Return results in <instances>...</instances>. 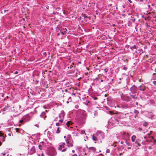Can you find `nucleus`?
I'll use <instances>...</instances> for the list:
<instances>
[{"label":"nucleus","instance_id":"obj_42","mask_svg":"<svg viewBox=\"0 0 156 156\" xmlns=\"http://www.w3.org/2000/svg\"><path fill=\"white\" fill-rule=\"evenodd\" d=\"M148 149H152V147L151 146H149V147H148Z\"/></svg>","mask_w":156,"mask_h":156},{"label":"nucleus","instance_id":"obj_1","mask_svg":"<svg viewBox=\"0 0 156 156\" xmlns=\"http://www.w3.org/2000/svg\"><path fill=\"white\" fill-rule=\"evenodd\" d=\"M48 153L49 156H55L57 154L55 149L53 147L49 148Z\"/></svg>","mask_w":156,"mask_h":156},{"label":"nucleus","instance_id":"obj_40","mask_svg":"<svg viewBox=\"0 0 156 156\" xmlns=\"http://www.w3.org/2000/svg\"><path fill=\"white\" fill-rule=\"evenodd\" d=\"M93 99L94 100H96L98 99V98L96 97H94V98H93Z\"/></svg>","mask_w":156,"mask_h":156},{"label":"nucleus","instance_id":"obj_22","mask_svg":"<svg viewBox=\"0 0 156 156\" xmlns=\"http://www.w3.org/2000/svg\"><path fill=\"white\" fill-rule=\"evenodd\" d=\"M148 125V123L147 122H144L143 123V125L144 126H147Z\"/></svg>","mask_w":156,"mask_h":156},{"label":"nucleus","instance_id":"obj_46","mask_svg":"<svg viewBox=\"0 0 156 156\" xmlns=\"http://www.w3.org/2000/svg\"><path fill=\"white\" fill-rule=\"evenodd\" d=\"M87 153H85L83 154L84 156H85V155H87Z\"/></svg>","mask_w":156,"mask_h":156},{"label":"nucleus","instance_id":"obj_44","mask_svg":"<svg viewBox=\"0 0 156 156\" xmlns=\"http://www.w3.org/2000/svg\"><path fill=\"white\" fill-rule=\"evenodd\" d=\"M135 104L137 106L138 105V102H136Z\"/></svg>","mask_w":156,"mask_h":156},{"label":"nucleus","instance_id":"obj_36","mask_svg":"<svg viewBox=\"0 0 156 156\" xmlns=\"http://www.w3.org/2000/svg\"><path fill=\"white\" fill-rule=\"evenodd\" d=\"M110 151L109 149H108L106 151V152L107 153H110Z\"/></svg>","mask_w":156,"mask_h":156},{"label":"nucleus","instance_id":"obj_11","mask_svg":"<svg viewBox=\"0 0 156 156\" xmlns=\"http://www.w3.org/2000/svg\"><path fill=\"white\" fill-rule=\"evenodd\" d=\"M88 150H91L93 153H94L96 152V149L95 147H87Z\"/></svg>","mask_w":156,"mask_h":156},{"label":"nucleus","instance_id":"obj_23","mask_svg":"<svg viewBox=\"0 0 156 156\" xmlns=\"http://www.w3.org/2000/svg\"><path fill=\"white\" fill-rule=\"evenodd\" d=\"M60 119L58 120V122L60 123H62L63 122V118H60Z\"/></svg>","mask_w":156,"mask_h":156},{"label":"nucleus","instance_id":"obj_8","mask_svg":"<svg viewBox=\"0 0 156 156\" xmlns=\"http://www.w3.org/2000/svg\"><path fill=\"white\" fill-rule=\"evenodd\" d=\"M85 119L84 115H81L80 117L78 118V120L80 123H83L85 121Z\"/></svg>","mask_w":156,"mask_h":156},{"label":"nucleus","instance_id":"obj_60","mask_svg":"<svg viewBox=\"0 0 156 156\" xmlns=\"http://www.w3.org/2000/svg\"><path fill=\"white\" fill-rule=\"evenodd\" d=\"M139 0L141 2H143V0Z\"/></svg>","mask_w":156,"mask_h":156},{"label":"nucleus","instance_id":"obj_10","mask_svg":"<svg viewBox=\"0 0 156 156\" xmlns=\"http://www.w3.org/2000/svg\"><path fill=\"white\" fill-rule=\"evenodd\" d=\"M65 115V113L63 111H61V113L59 115V118L63 119Z\"/></svg>","mask_w":156,"mask_h":156},{"label":"nucleus","instance_id":"obj_25","mask_svg":"<svg viewBox=\"0 0 156 156\" xmlns=\"http://www.w3.org/2000/svg\"><path fill=\"white\" fill-rule=\"evenodd\" d=\"M59 127H58L57 129V131H56V133H59L60 132V131L59 130Z\"/></svg>","mask_w":156,"mask_h":156},{"label":"nucleus","instance_id":"obj_12","mask_svg":"<svg viewBox=\"0 0 156 156\" xmlns=\"http://www.w3.org/2000/svg\"><path fill=\"white\" fill-rule=\"evenodd\" d=\"M40 116L41 117L43 118L44 119L46 117L45 113L44 112H43L40 115Z\"/></svg>","mask_w":156,"mask_h":156},{"label":"nucleus","instance_id":"obj_58","mask_svg":"<svg viewBox=\"0 0 156 156\" xmlns=\"http://www.w3.org/2000/svg\"><path fill=\"white\" fill-rule=\"evenodd\" d=\"M135 20V19H134L133 20V22H134Z\"/></svg>","mask_w":156,"mask_h":156},{"label":"nucleus","instance_id":"obj_47","mask_svg":"<svg viewBox=\"0 0 156 156\" xmlns=\"http://www.w3.org/2000/svg\"><path fill=\"white\" fill-rule=\"evenodd\" d=\"M9 107V106L8 105V104H7V105H6L7 108H8Z\"/></svg>","mask_w":156,"mask_h":156},{"label":"nucleus","instance_id":"obj_37","mask_svg":"<svg viewBox=\"0 0 156 156\" xmlns=\"http://www.w3.org/2000/svg\"><path fill=\"white\" fill-rule=\"evenodd\" d=\"M38 147H39V148L40 149V150L41 151V146L40 145V144L39 146H38Z\"/></svg>","mask_w":156,"mask_h":156},{"label":"nucleus","instance_id":"obj_51","mask_svg":"<svg viewBox=\"0 0 156 156\" xmlns=\"http://www.w3.org/2000/svg\"><path fill=\"white\" fill-rule=\"evenodd\" d=\"M18 72L17 71H16L15 73V74H18Z\"/></svg>","mask_w":156,"mask_h":156},{"label":"nucleus","instance_id":"obj_49","mask_svg":"<svg viewBox=\"0 0 156 156\" xmlns=\"http://www.w3.org/2000/svg\"><path fill=\"white\" fill-rule=\"evenodd\" d=\"M41 156H44V155L43 154V153H41Z\"/></svg>","mask_w":156,"mask_h":156},{"label":"nucleus","instance_id":"obj_34","mask_svg":"<svg viewBox=\"0 0 156 156\" xmlns=\"http://www.w3.org/2000/svg\"><path fill=\"white\" fill-rule=\"evenodd\" d=\"M104 71L105 73H107L108 71V69L107 68H105L104 69Z\"/></svg>","mask_w":156,"mask_h":156},{"label":"nucleus","instance_id":"obj_45","mask_svg":"<svg viewBox=\"0 0 156 156\" xmlns=\"http://www.w3.org/2000/svg\"><path fill=\"white\" fill-rule=\"evenodd\" d=\"M43 54L44 55H47V53L46 52H44L43 53Z\"/></svg>","mask_w":156,"mask_h":156},{"label":"nucleus","instance_id":"obj_53","mask_svg":"<svg viewBox=\"0 0 156 156\" xmlns=\"http://www.w3.org/2000/svg\"><path fill=\"white\" fill-rule=\"evenodd\" d=\"M128 1L131 3H132V2L131 0H128Z\"/></svg>","mask_w":156,"mask_h":156},{"label":"nucleus","instance_id":"obj_4","mask_svg":"<svg viewBox=\"0 0 156 156\" xmlns=\"http://www.w3.org/2000/svg\"><path fill=\"white\" fill-rule=\"evenodd\" d=\"M65 145L66 144L65 143H62V144H59V146L58 148V150H61L63 152L66 151L67 150V148H66L62 149V148L65 147Z\"/></svg>","mask_w":156,"mask_h":156},{"label":"nucleus","instance_id":"obj_28","mask_svg":"<svg viewBox=\"0 0 156 156\" xmlns=\"http://www.w3.org/2000/svg\"><path fill=\"white\" fill-rule=\"evenodd\" d=\"M80 133H81L82 134H85V135H86V134L85 133V131L84 130H81Z\"/></svg>","mask_w":156,"mask_h":156},{"label":"nucleus","instance_id":"obj_33","mask_svg":"<svg viewBox=\"0 0 156 156\" xmlns=\"http://www.w3.org/2000/svg\"><path fill=\"white\" fill-rule=\"evenodd\" d=\"M90 152L91 151L90 150L88 151V152L87 153V154L88 155L87 156H89V155L90 154Z\"/></svg>","mask_w":156,"mask_h":156},{"label":"nucleus","instance_id":"obj_16","mask_svg":"<svg viewBox=\"0 0 156 156\" xmlns=\"http://www.w3.org/2000/svg\"><path fill=\"white\" fill-rule=\"evenodd\" d=\"M72 123H73L71 121H69L67 122L66 124L68 127H69L70 125H71L72 124Z\"/></svg>","mask_w":156,"mask_h":156},{"label":"nucleus","instance_id":"obj_64","mask_svg":"<svg viewBox=\"0 0 156 156\" xmlns=\"http://www.w3.org/2000/svg\"><path fill=\"white\" fill-rule=\"evenodd\" d=\"M138 145L139 146H140V144L139 143H138Z\"/></svg>","mask_w":156,"mask_h":156},{"label":"nucleus","instance_id":"obj_61","mask_svg":"<svg viewBox=\"0 0 156 156\" xmlns=\"http://www.w3.org/2000/svg\"><path fill=\"white\" fill-rule=\"evenodd\" d=\"M101 82H103V80H101Z\"/></svg>","mask_w":156,"mask_h":156},{"label":"nucleus","instance_id":"obj_52","mask_svg":"<svg viewBox=\"0 0 156 156\" xmlns=\"http://www.w3.org/2000/svg\"><path fill=\"white\" fill-rule=\"evenodd\" d=\"M72 152L73 153H74L75 152V151L74 150H72Z\"/></svg>","mask_w":156,"mask_h":156},{"label":"nucleus","instance_id":"obj_17","mask_svg":"<svg viewBox=\"0 0 156 156\" xmlns=\"http://www.w3.org/2000/svg\"><path fill=\"white\" fill-rule=\"evenodd\" d=\"M134 113L136 115L135 117H136V116H137V115H138L139 114V112L138 110H135L134 111Z\"/></svg>","mask_w":156,"mask_h":156},{"label":"nucleus","instance_id":"obj_50","mask_svg":"<svg viewBox=\"0 0 156 156\" xmlns=\"http://www.w3.org/2000/svg\"><path fill=\"white\" fill-rule=\"evenodd\" d=\"M151 138H152V139H153V140H154V138L153 136H151Z\"/></svg>","mask_w":156,"mask_h":156},{"label":"nucleus","instance_id":"obj_6","mask_svg":"<svg viewBox=\"0 0 156 156\" xmlns=\"http://www.w3.org/2000/svg\"><path fill=\"white\" fill-rule=\"evenodd\" d=\"M130 96L129 97V98L130 101H135V100L137 99L138 98V94H131L130 93Z\"/></svg>","mask_w":156,"mask_h":156},{"label":"nucleus","instance_id":"obj_5","mask_svg":"<svg viewBox=\"0 0 156 156\" xmlns=\"http://www.w3.org/2000/svg\"><path fill=\"white\" fill-rule=\"evenodd\" d=\"M147 89V87L143 84H142L141 85L138 87V89L139 90L142 92V93L144 94V91L146 90Z\"/></svg>","mask_w":156,"mask_h":156},{"label":"nucleus","instance_id":"obj_35","mask_svg":"<svg viewBox=\"0 0 156 156\" xmlns=\"http://www.w3.org/2000/svg\"><path fill=\"white\" fill-rule=\"evenodd\" d=\"M123 69L125 70H126L127 69V67H125V66H124L123 68Z\"/></svg>","mask_w":156,"mask_h":156},{"label":"nucleus","instance_id":"obj_48","mask_svg":"<svg viewBox=\"0 0 156 156\" xmlns=\"http://www.w3.org/2000/svg\"><path fill=\"white\" fill-rule=\"evenodd\" d=\"M72 156H77V155L76 154H74L72 155Z\"/></svg>","mask_w":156,"mask_h":156},{"label":"nucleus","instance_id":"obj_54","mask_svg":"<svg viewBox=\"0 0 156 156\" xmlns=\"http://www.w3.org/2000/svg\"><path fill=\"white\" fill-rule=\"evenodd\" d=\"M146 25L147 26V27L149 26L147 23H146Z\"/></svg>","mask_w":156,"mask_h":156},{"label":"nucleus","instance_id":"obj_7","mask_svg":"<svg viewBox=\"0 0 156 156\" xmlns=\"http://www.w3.org/2000/svg\"><path fill=\"white\" fill-rule=\"evenodd\" d=\"M122 99L124 101H130L129 97L125 95L122 94L121 96Z\"/></svg>","mask_w":156,"mask_h":156},{"label":"nucleus","instance_id":"obj_24","mask_svg":"<svg viewBox=\"0 0 156 156\" xmlns=\"http://www.w3.org/2000/svg\"><path fill=\"white\" fill-rule=\"evenodd\" d=\"M7 108L6 107V105L5 106V107L3 108L2 109V110L3 111H5L7 109Z\"/></svg>","mask_w":156,"mask_h":156},{"label":"nucleus","instance_id":"obj_14","mask_svg":"<svg viewBox=\"0 0 156 156\" xmlns=\"http://www.w3.org/2000/svg\"><path fill=\"white\" fill-rule=\"evenodd\" d=\"M26 116H23L22 118V119L19 121V122L22 123L23 122L24 120L25 119Z\"/></svg>","mask_w":156,"mask_h":156},{"label":"nucleus","instance_id":"obj_62","mask_svg":"<svg viewBox=\"0 0 156 156\" xmlns=\"http://www.w3.org/2000/svg\"><path fill=\"white\" fill-rule=\"evenodd\" d=\"M127 148H128V149H130L131 147H128Z\"/></svg>","mask_w":156,"mask_h":156},{"label":"nucleus","instance_id":"obj_29","mask_svg":"<svg viewBox=\"0 0 156 156\" xmlns=\"http://www.w3.org/2000/svg\"><path fill=\"white\" fill-rule=\"evenodd\" d=\"M153 140V144H152V145L156 144V140Z\"/></svg>","mask_w":156,"mask_h":156},{"label":"nucleus","instance_id":"obj_9","mask_svg":"<svg viewBox=\"0 0 156 156\" xmlns=\"http://www.w3.org/2000/svg\"><path fill=\"white\" fill-rule=\"evenodd\" d=\"M35 151V147L33 146L29 151L28 153L32 155L34 154Z\"/></svg>","mask_w":156,"mask_h":156},{"label":"nucleus","instance_id":"obj_13","mask_svg":"<svg viewBox=\"0 0 156 156\" xmlns=\"http://www.w3.org/2000/svg\"><path fill=\"white\" fill-rule=\"evenodd\" d=\"M66 142L67 144V146L68 147H72L73 146V144L72 143L69 142V141H68L67 140V142Z\"/></svg>","mask_w":156,"mask_h":156},{"label":"nucleus","instance_id":"obj_63","mask_svg":"<svg viewBox=\"0 0 156 156\" xmlns=\"http://www.w3.org/2000/svg\"><path fill=\"white\" fill-rule=\"evenodd\" d=\"M37 155H38V156H41V155L40 154H38Z\"/></svg>","mask_w":156,"mask_h":156},{"label":"nucleus","instance_id":"obj_38","mask_svg":"<svg viewBox=\"0 0 156 156\" xmlns=\"http://www.w3.org/2000/svg\"><path fill=\"white\" fill-rule=\"evenodd\" d=\"M63 30H64V32H66L67 31V29L66 28H65L64 29H63Z\"/></svg>","mask_w":156,"mask_h":156},{"label":"nucleus","instance_id":"obj_56","mask_svg":"<svg viewBox=\"0 0 156 156\" xmlns=\"http://www.w3.org/2000/svg\"><path fill=\"white\" fill-rule=\"evenodd\" d=\"M120 143L121 144H123V141H121Z\"/></svg>","mask_w":156,"mask_h":156},{"label":"nucleus","instance_id":"obj_31","mask_svg":"<svg viewBox=\"0 0 156 156\" xmlns=\"http://www.w3.org/2000/svg\"><path fill=\"white\" fill-rule=\"evenodd\" d=\"M126 140V144L128 146H129V145H130V143H129V142H127V140Z\"/></svg>","mask_w":156,"mask_h":156},{"label":"nucleus","instance_id":"obj_15","mask_svg":"<svg viewBox=\"0 0 156 156\" xmlns=\"http://www.w3.org/2000/svg\"><path fill=\"white\" fill-rule=\"evenodd\" d=\"M92 139L94 141H97L98 140V138L95 136L94 134L92 135Z\"/></svg>","mask_w":156,"mask_h":156},{"label":"nucleus","instance_id":"obj_55","mask_svg":"<svg viewBox=\"0 0 156 156\" xmlns=\"http://www.w3.org/2000/svg\"><path fill=\"white\" fill-rule=\"evenodd\" d=\"M154 5H155V4H151V5L152 6H154Z\"/></svg>","mask_w":156,"mask_h":156},{"label":"nucleus","instance_id":"obj_59","mask_svg":"<svg viewBox=\"0 0 156 156\" xmlns=\"http://www.w3.org/2000/svg\"><path fill=\"white\" fill-rule=\"evenodd\" d=\"M146 141L147 142H149V140H147Z\"/></svg>","mask_w":156,"mask_h":156},{"label":"nucleus","instance_id":"obj_3","mask_svg":"<svg viewBox=\"0 0 156 156\" xmlns=\"http://www.w3.org/2000/svg\"><path fill=\"white\" fill-rule=\"evenodd\" d=\"M138 90V87L135 85H133L130 89L131 92L133 94H136Z\"/></svg>","mask_w":156,"mask_h":156},{"label":"nucleus","instance_id":"obj_57","mask_svg":"<svg viewBox=\"0 0 156 156\" xmlns=\"http://www.w3.org/2000/svg\"><path fill=\"white\" fill-rule=\"evenodd\" d=\"M122 154V153H120L119 154V155L120 156H121Z\"/></svg>","mask_w":156,"mask_h":156},{"label":"nucleus","instance_id":"obj_19","mask_svg":"<svg viewBox=\"0 0 156 156\" xmlns=\"http://www.w3.org/2000/svg\"><path fill=\"white\" fill-rule=\"evenodd\" d=\"M71 138V136L70 135H68L67 136L66 139V142H67V140L68 141H69V140H70Z\"/></svg>","mask_w":156,"mask_h":156},{"label":"nucleus","instance_id":"obj_43","mask_svg":"<svg viewBox=\"0 0 156 156\" xmlns=\"http://www.w3.org/2000/svg\"><path fill=\"white\" fill-rule=\"evenodd\" d=\"M57 119H58V117L56 118L55 119L54 121H57L58 120Z\"/></svg>","mask_w":156,"mask_h":156},{"label":"nucleus","instance_id":"obj_27","mask_svg":"<svg viewBox=\"0 0 156 156\" xmlns=\"http://www.w3.org/2000/svg\"><path fill=\"white\" fill-rule=\"evenodd\" d=\"M15 129L16 130V132H19H19L20 129L18 128H16Z\"/></svg>","mask_w":156,"mask_h":156},{"label":"nucleus","instance_id":"obj_39","mask_svg":"<svg viewBox=\"0 0 156 156\" xmlns=\"http://www.w3.org/2000/svg\"><path fill=\"white\" fill-rule=\"evenodd\" d=\"M138 129H139V130L140 131H142V128H141V127H139L138 128Z\"/></svg>","mask_w":156,"mask_h":156},{"label":"nucleus","instance_id":"obj_26","mask_svg":"<svg viewBox=\"0 0 156 156\" xmlns=\"http://www.w3.org/2000/svg\"><path fill=\"white\" fill-rule=\"evenodd\" d=\"M62 123H60L59 122H57L56 123V125L57 126H59L61 125Z\"/></svg>","mask_w":156,"mask_h":156},{"label":"nucleus","instance_id":"obj_20","mask_svg":"<svg viewBox=\"0 0 156 156\" xmlns=\"http://www.w3.org/2000/svg\"><path fill=\"white\" fill-rule=\"evenodd\" d=\"M82 16L83 17H84V19L86 18H87V16L84 14H82Z\"/></svg>","mask_w":156,"mask_h":156},{"label":"nucleus","instance_id":"obj_21","mask_svg":"<svg viewBox=\"0 0 156 156\" xmlns=\"http://www.w3.org/2000/svg\"><path fill=\"white\" fill-rule=\"evenodd\" d=\"M130 48L132 50L133 49V48L136 49L137 46L135 45H134L133 46H131Z\"/></svg>","mask_w":156,"mask_h":156},{"label":"nucleus","instance_id":"obj_18","mask_svg":"<svg viewBox=\"0 0 156 156\" xmlns=\"http://www.w3.org/2000/svg\"><path fill=\"white\" fill-rule=\"evenodd\" d=\"M136 136H134V135L133 136L131 137L132 141L133 142L136 139Z\"/></svg>","mask_w":156,"mask_h":156},{"label":"nucleus","instance_id":"obj_41","mask_svg":"<svg viewBox=\"0 0 156 156\" xmlns=\"http://www.w3.org/2000/svg\"><path fill=\"white\" fill-rule=\"evenodd\" d=\"M35 126H36V127H39V125L38 124H36L35 125Z\"/></svg>","mask_w":156,"mask_h":156},{"label":"nucleus","instance_id":"obj_2","mask_svg":"<svg viewBox=\"0 0 156 156\" xmlns=\"http://www.w3.org/2000/svg\"><path fill=\"white\" fill-rule=\"evenodd\" d=\"M94 136L98 138V139H101L103 138V134L102 132L101 131H98L95 134H94Z\"/></svg>","mask_w":156,"mask_h":156},{"label":"nucleus","instance_id":"obj_30","mask_svg":"<svg viewBox=\"0 0 156 156\" xmlns=\"http://www.w3.org/2000/svg\"><path fill=\"white\" fill-rule=\"evenodd\" d=\"M61 34L62 35H65L66 34V32H64V31L61 32Z\"/></svg>","mask_w":156,"mask_h":156},{"label":"nucleus","instance_id":"obj_32","mask_svg":"<svg viewBox=\"0 0 156 156\" xmlns=\"http://www.w3.org/2000/svg\"><path fill=\"white\" fill-rule=\"evenodd\" d=\"M79 106L78 105H76L75 106V108L77 109L79 108Z\"/></svg>","mask_w":156,"mask_h":156}]
</instances>
